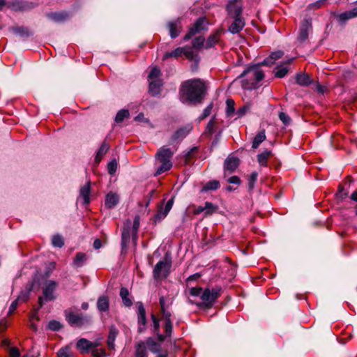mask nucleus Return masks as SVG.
Listing matches in <instances>:
<instances>
[{"instance_id": "obj_6", "label": "nucleus", "mask_w": 357, "mask_h": 357, "mask_svg": "<svg viewBox=\"0 0 357 357\" xmlns=\"http://www.w3.org/2000/svg\"><path fill=\"white\" fill-rule=\"evenodd\" d=\"M66 319L73 327H81L90 322V318L82 314L75 313L70 310L65 312Z\"/></svg>"}, {"instance_id": "obj_24", "label": "nucleus", "mask_w": 357, "mask_h": 357, "mask_svg": "<svg viewBox=\"0 0 357 357\" xmlns=\"http://www.w3.org/2000/svg\"><path fill=\"white\" fill-rule=\"evenodd\" d=\"M148 353L144 341H139L135 345V357H147Z\"/></svg>"}, {"instance_id": "obj_37", "label": "nucleus", "mask_w": 357, "mask_h": 357, "mask_svg": "<svg viewBox=\"0 0 357 357\" xmlns=\"http://www.w3.org/2000/svg\"><path fill=\"white\" fill-rule=\"evenodd\" d=\"M220 188V183L216 180L210 181L203 187L202 191L215 190Z\"/></svg>"}, {"instance_id": "obj_36", "label": "nucleus", "mask_w": 357, "mask_h": 357, "mask_svg": "<svg viewBox=\"0 0 357 357\" xmlns=\"http://www.w3.org/2000/svg\"><path fill=\"white\" fill-rule=\"evenodd\" d=\"M184 49L183 47H177L174 50L167 52L163 56V59H167L169 57L178 58L183 54Z\"/></svg>"}, {"instance_id": "obj_4", "label": "nucleus", "mask_w": 357, "mask_h": 357, "mask_svg": "<svg viewBox=\"0 0 357 357\" xmlns=\"http://www.w3.org/2000/svg\"><path fill=\"white\" fill-rule=\"evenodd\" d=\"M59 283L53 280H48L42 286V296L38 298V305L42 307L45 303L53 301L56 298V291Z\"/></svg>"}, {"instance_id": "obj_58", "label": "nucleus", "mask_w": 357, "mask_h": 357, "mask_svg": "<svg viewBox=\"0 0 357 357\" xmlns=\"http://www.w3.org/2000/svg\"><path fill=\"white\" fill-rule=\"evenodd\" d=\"M351 18L353 17H351L349 11L341 13L339 16V19L342 22H345Z\"/></svg>"}, {"instance_id": "obj_10", "label": "nucleus", "mask_w": 357, "mask_h": 357, "mask_svg": "<svg viewBox=\"0 0 357 357\" xmlns=\"http://www.w3.org/2000/svg\"><path fill=\"white\" fill-rule=\"evenodd\" d=\"M227 10L231 17H242L243 4L241 0H229Z\"/></svg>"}, {"instance_id": "obj_33", "label": "nucleus", "mask_w": 357, "mask_h": 357, "mask_svg": "<svg viewBox=\"0 0 357 357\" xmlns=\"http://www.w3.org/2000/svg\"><path fill=\"white\" fill-rule=\"evenodd\" d=\"M109 149V144L104 142L102 144L101 146L100 147V149H98V151L96 153V158H95L96 162H99L100 161V160L102 159V158L103 157V155L107 152Z\"/></svg>"}, {"instance_id": "obj_19", "label": "nucleus", "mask_w": 357, "mask_h": 357, "mask_svg": "<svg viewBox=\"0 0 357 357\" xmlns=\"http://www.w3.org/2000/svg\"><path fill=\"white\" fill-rule=\"evenodd\" d=\"M222 33V30H217L215 33L211 34L205 43V48L210 49L215 46L220 40V36Z\"/></svg>"}, {"instance_id": "obj_31", "label": "nucleus", "mask_w": 357, "mask_h": 357, "mask_svg": "<svg viewBox=\"0 0 357 357\" xmlns=\"http://www.w3.org/2000/svg\"><path fill=\"white\" fill-rule=\"evenodd\" d=\"M189 132V130L186 128H180L177 131H176L172 137V142H175L176 140H181L185 138Z\"/></svg>"}, {"instance_id": "obj_49", "label": "nucleus", "mask_w": 357, "mask_h": 357, "mask_svg": "<svg viewBox=\"0 0 357 357\" xmlns=\"http://www.w3.org/2000/svg\"><path fill=\"white\" fill-rule=\"evenodd\" d=\"M91 354L94 357H104L106 356V352L104 349H93Z\"/></svg>"}, {"instance_id": "obj_41", "label": "nucleus", "mask_w": 357, "mask_h": 357, "mask_svg": "<svg viewBox=\"0 0 357 357\" xmlns=\"http://www.w3.org/2000/svg\"><path fill=\"white\" fill-rule=\"evenodd\" d=\"M204 42H205V38L204 37H202V36L196 37L192 41V47L195 49H199V48L204 47V45H205Z\"/></svg>"}, {"instance_id": "obj_47", "label": "nucleus", "mask_w": 357, "mask_h": 357, "mask_svg": "<svg viewBox=\"0 0 357 357\" xmlns=\"http://www.w3.org/2000/svg\"><path fill=\"white\" fill-rule=\"evenodd\" d=\"M108 172L109 174L113 175L117 169V162L116 160H113L109 162L107 165Z\"/></svg>"}, {"instance_id": "obj_60", "label": "nucleus", "mask_w": 357, "mask_h": 357, "mask_svg": "<svg viewBox=\"0 0 357 357\" xmlns=\"http://www.w3.org/2000/svg\"><path fill=\"white\" fill-rule=\"evenodd\" d=\"M29 291L30 290L28 291L22 292L17 298L21 301H26L29 296Z\"/></svg>"}, {"instance_id": "obj_12", "label": "nucleus", "mask_w": 357, "mask_h": 357, "mask_svg": "<svg viewBox=\"0 0 357 357\" xmlns=\"http://www.w3.org/2000/svg\"><path fill=\"white\" fill-rule=\"evenodd\" d=\"M312 30V23L310 20H304L299 30L298 40L300 42H304L308 38V35Z\"/></svg>"}, {"instance_id": "obj_32", "label": "nucleus", "mask_w": 357, "mask_h": 357, "mask_svg": "<svg viewBox=\"0 0 357 357\" xmlns=\"http://www.w3.org/2000/svg\"><path fill=\"white\" fill-rule=\"evenodd\" d=\"M272 155L271 151H264V152L257 155V161L262 166L267 165L268 158Z\"/></svg>"}, {"instance_id": "obj_56", "label": "nucleus", "mask_w": 357, "mask_h": 357, "mask_svg": "<svg viewBox=\"0 0 357 357\" xmlns=\"http://www.w3.org/2000/svg\"><path fill=\"white\" fill-rule=\"evenodd\" d=\"M173 326L172 322H165V332L167 337H170L172 333Z\"/></svg>"}, {"instance_id": "obj_39", "label": "nucleus", "mask_w": 357, "mask_h": 357, "mask_svg": "<svg viewBox=\"0 0 357 357\" xmlns=\"http://www.w3.org/2000/svg\"><path fill=\"white\" fill-rule=\"evenodd\" d=\"M129 112L127 109H121L120 110L116 115L115 121L116 123L122 122L125 119L129 117Z\"/></svg>"}, {"instance_id": "obj_38", "label": "nucleus", "mask_w": 357, "mask_h": 357, "mask_svg": "<svg viewBox=\"0 0 357 357\" xmlns=\"http://www.w3.org/2000/svg\"><path fill=\"white\" fill-rule=\"evenodd\" d=\"M86 260V255L83 252L77 253L74 259V264L78 267L83 265L84 262Z\"/></svg>"}, {"instance_id": "obj_55", "label": "nucleus", "mask_w": 357, "mask_h": 357, "mask_svg": "<svg viewBox=\"0 0 357 357\" xmlns=\"http://www.w3.org/2000/svg\"><path fill=\"white\" fill-rule=\"evenodd\" d=\"M159 303H160V307H161V310L167 309L169 307V306L172 303L171 302H169V301H167L166 303V300H165V298L164 296H160V297Z\"/></svg>"}, {"instance_id": "obj_3", "label": "nucleus", "mask_w": 357, "mask_h": 357, "mask_svg": "<svg viewBox=\"0 0 357 357\" xmlns=\"http://www.w3.org/2000/svg\"><path fill=\"white\" fill-rule=\"evenodd\" d=\"M139 220V216L136 215L132 222L130 220H127L125 222L121 234V247L123 250L126 248L130 237H132L133 244L137 245Z\"/></svg>"}, {"instance_id": "obj_17", "label": "nucleus", "mask_w": 357, "mask_h": 357, "mask_svg": "<svg viewBox=\"0 0 357 357\" xmlns=\"http://www.w3.org/2000/svg\"><path fill=\"white\" fill-rule=\"evenodd\" d=\"M284 55V52L281 50L272 52L268 57L265 59L261 63L262 66H271L276 60L280 59Z\"/></svg>"}, {"instance_id": "obj_34", "label": "nucleus", "mask_w": 357, "mask_h": 357, "mask_svg": "<svg viewBox=\"0 0 357 357\" xmlns=\"http://www.w3.org/2000/svg\"><path fill=\"white\" fill-rule=\"evenodd\" d=\"M266 139L265 131L262 130L259 132L254 138L252 142V147L253 149H257L261 143H262Z\"/></svg>"}, {"instance_id": "obj_52", "label": "nucleus", "mask_w": 357, "mask_h": 357, "mask_svg": "<svg viewBox=\"0 0 357 357\" xmlns=\"http://www.w3.org/2000/svg\"><path fill=\"white\" fill-rule=\"evenodd\" d=\"M288 71L289 70L287 66L282 67L275 72V75L278 78H282L287 74Z\"/></svg>"}, {"instance_id": "obj_57", "label": "nucleus", "mask_w": 357, "mask_h": 357, "mask_svg": "<svg viewBox=\"0 0 357 357\" xmlns=\"http://www.w3.org/2000/svg\"><path fill=\"white\" fill-rule=\"evenodd\" d=\"M257 178V172H252L249 178V187L250 188H252L254 187V184Z\"/></svg>"}, {"instance_id": "obj_15", "label": "nucleus", "mask_w": 357, "mask_h": 357, "mask_svg": "<svg viewBox=\"0 0 357 357\" xmlns=\"http://www.w3.org/2000/svg\"><path fill=\"white\" fill-rule=\"evenodd\" d=\"M234 22L229 27V31L233 34L238 33L245 26V20L243 17H233Z\"/></svg>"}, {"instance_id": "obj_13", "label": "nucleus", "mask_w": 357, "mask_h": 357, "mask_svg": "<svg viewBox=\"0 0 357 357\" xmlns=\"http://www.w3.org/2000/svg\"><path fill=\"white\" fill-rule=\"evenodd\" d=\"M174 204V197H172L169 200L167 201L165 207H160L155 215V222L160 221L162 219L165 218L168 213L172 208Z\"/></svg>"}, {"instance_id": "obj_23", "label": "nucleus", "mask_w": 357, "mask_h": 357, "mask_svg": "<svg viewBox=\"0 0 357 357\" xmlns=\"http://www.w3.org/2000/svg\"><path fill=\"white\" fill-rule=\"evenodd\" d=\"M162 86L161 79L150 80L149 91L152 96L158 95Z\"/></svg>"}, {"instance_id": "obj_63", "label": "nucleus", "mask_w": 357, "mask_h": 357, "mask_svg": "<svg viewBox=\"0 0 357 357\" xmlns=\"http://www.w3.org/2000/svg\"><path fill=\"white\" fill-rule=\"evenodd\" d=\"M202 289L201 288L193 287V288L190 289V292L192 296H199L202 293Z\"/></svg>"}, {"instance_id": "obj_40", "label": "nucleus", "mask_w": 357, "mask_h": 357, "mask_svg": "<svg viewBox=\"0 0 357 357\" xmlns=\"http://www.w3.org/2000/svg\"><path fill=\"white\" fill-rule=\"evenodd\" d=\"M10 31L15 34L21 36H28L29 30L24 26H13L10 28Z\"/></svg>"}, {"instance_id": "obj_21", "label": "nucleus", "mask_w": 357, "mask_h": 357, "mask_svg": "<svg viewBox=\"0 0 357 357\" xmlns=\"http://www.w3.org/2000/svg\"><path fill=\"white\" fill-rule=\"evenodd\" d=\"M90 182L83 185L79 190V197L83 199L84 204H89L90 202Z\"/></svg>"}, {"instance_id": "obj_45", "label": "nucleus", "mask_w": 357, "mask_h": 357, "mask_svg": "<svg viewBox=\"0 0 357 357\" xmlns=\"http://www.w3.org/2000/svg\"><path fill=\"white\" fill-rule=\"evenodd\" d=\"M227 104V116H232L234 112V101L231 99H228L226 102Z\"/></svg>"}, {"instance_id": "obj_53", "label": "nucleus", "mask_w": 357, "mask_h": 357, "mask_svg": "<svg viewBox=\"0 0 357 357\" xmlns=\"http://www.w3.org/2000/svg\"><path fill=\"white\" fill-rule=\"evenodd\" d=\"M279 118L284 125H289L290 123L291 119L286 113L280 112L279 114Z\"/></svg>"}, {"instance_id": "obj_26", "label": "nucleus", "mask_w": 357, "mask_h": 357, "mask_svg": "<svg viewBox=\"0 0 357 357\" xmlns=\"http://www.w3.org/2000/svg\"><path fill=\"white\" fill-rule=\"evenodd\" d=\"M109 298L106 296H101L97 301V307L100 312H106L109 309Z\"/></svg>"}, {"instance_id": "obj_59", "label": "nucleus", "mask_w": 357, "mask_h": 357, "mask_svg": "<svg viewBox=\"0 0 357 357\" xmlns=\"http://www.w3.org/2000/svg\"><path fill=\"white\" fill-rule=\"evenodd\" d=\"M161 311H162V313L163 314V317H164V319L165 320V322H172V321H171V316H172L171 312L169 310H167V309L162 310Z\"/></svg>"}, {"instance_id": "obj_2", "label": "nucleus", "mask_w": 357, "mask_h": 357, "mask_svg": "<svg viewBox=\"0 0 357 357\" xmlns=\"http://www.w3.org/2000/svg\"><path fill=\"white\" fill-rule=\"evenodd\" d=\"M260 63L248 68L241 75L243 77L242 87L245 89L252 90L259 87V84L264 77V73L260 70Z\"/></svg>"}, {"instance_id": "obj_7", "label": "nucleus", "mask_w": 357, "mask_h": 357, "mask_svg": "<svg viewBox=\"0 0 357 357\" xmlns=\"http://www.w3.org/2000/svg\"><path fill=\"white\" fill-rule=\"evenodd\" d=\"M208 22L206 17H199L190 27L188 33L184 36L183 40L187 41L190 39L193 36L199 33L202 31L208 30Z\"/></svg>"}, {"instance_id": "obj_48", "label": "nucleus", "mask_w": 357, "mask_h": 357, "mask_svg": "<svg viewBox=\"0 0 357 357\" xmlns=\"http://www.w3.org/2000/svg\"><path fill=\"white\" fill-rule=\"evenodd\" d=\"M61 324H60V322H59L57 321L53 320V321H50L48 324V328L52 331H59L61 329Z\"/></svg>"}, {"instance_id": "obj_29", "label": "nucleus", "mask_w": 357, "mask_h": 357, "mask_svg": "<svg viewBox=\"0 0 357 357\" xmlns=\"http://www.w3.org/2000/svg\"><path fill=\"white\" fill-rule=\"evenodd\" d=\"M146 346H147L150 351L152 353L158 354L160 351V344L155 342L152 337H149L146 340V342H145Z\"/></svg>"}, {"instance_id": "obj_1", "label": "nucleus", "mask_w": 357, "mask_h": 357, "mask_svg": "<svg viewBox=\"0 0 357 357\" xmlns=\"http://www.w3.org/2000/svg\"><path fill=\"white\" fill-rule=\"evenodd\" d=\"M206 88L200 79L185 82L181 88L180 99L184 103H200L204 98Z\"/></svg>"}, {"instance_id": "obj_64", "label": "nucleus", "mask_w": 357, "mask_h": 357, "mask_svg": "<svg viewBox=\"0 0 357 357\" xmlns=\"http://www.w3.org/2000/svg\"><path fill=\"white\" fill-rule=\"evenodd\" d=\"M229 183H233V184H239L241 183V180L239 178V177L236 176H231L228 181H227Z\"/></svg>"}, {"instance_id": "obj_54", "label": "nucleus", "mask_w": 357, "mask_h": 357, "mask_svg": "<svg viewBox=\"0 0 357 357\" xmlns=\"http://www.w3.org/2000/svg\"><path fill=\"white\" fill-rule=\"evenodd\" d=\"M151 319L153 323L154 333L159 332V328H160L159 319L153 314H151Z\"/></svg>"}, {"instance_id": "obj_46", "label": "nucleus", "mask_w": 357, "mask_h": 357, "mask_svg": "<svg viewBox=\"0 0 357 357\" xmlns=\"http://www.w3.org/2000/svg\"><path fill=\"white\" fill-rule=\"evenodd\" d=\"M213 107V104L210 103L204 110L202 114L199 117V120H203L207 116H208L211 112L212 108Z\"/></svg>"}, {"instance_id": "obj_16", "label": "nucleus", "mask_w": 357, "mask_h": 357, "mask_svg": "<svg viewBox=\"0 0 357 357\" xmlns=\"http://www.w3.org/2000/svg\"><path fill=\"white\" fill-rule=\"evenodd\" d=\"M239 160L236 157H229L225 162L224 168L225 172L232 173L238 166Z\"/></svg>"}, {"instance_id": "obj_51", "label": "nucleus", "mask_w": 357, "mask_h": 357, "mask_svg": "<svg viewBox=\"0 0 357 357\" xmlns=\"http://www.w3.org/2000/svg\"><path fill=\"white\" fill-rule=\"evenodd\" d=\"M251 108V105L250 104H246L245 105H243V107H241V108H239L237 112H236V114L238 115V117H241L242 116H243L248 110H250Z\"/></svg>"}, {"instance_id": "obj_18", "label": "nucleus", "mask_w": 357, "mask_h": 357, "mask_svg": "<svg viewBox=\"0 0 357 357\" xmlns=\"http://www.w3.org/2000/svg\"><path fill=\"white\" fill-rule=\"evenodd\" d=\"M167 26L169 30V34L171 38H176L179 35L181 29L180 20H177L174 22H170L168 23Z\"/></svg>"}, {"instance_id": "obj_35", "label": "nucleus", "mask_w": 357, "mask_h": 357, "mask_svg": "<svg viewBox=\"0 0 357 357\" xmlns=\"http://www.w3.org/2000/svg\"><path fill=\"white\" fill-rule=\"evenodd\" d=\"M204 209L205 215H210L214 213L218 209V206L212 204L211 202H206L204 203Z\"/></svg>"}, {"instance_id": "obj_14", "label": "nucleus", "mask_w": 357, "mask_h": 357, "mask_svg": "<svg viewBox=\"0 0 357 357\" xmlns=\"http://www.w3.org/2000/svg\"><path fill=\"white\" fill-rule=\"evenodd\" d=\"M137 316H138V331L142 333L144 327L146 324V310L144 305L142 303H138L137 306Z\"/></svg>"}, {"instance_id": "obj_9", "label": "nucleus", "mask_w": 357, "mask_h": 357, "mask_svg": "<svg viewBox=\"0 0 357 357\" xmlns=\"http://www.w3.org/2000/svg\"><path fill=\"white\" fill-rule=\"evenodd\" d=\"M220 287H215L212 289H206L201 296L203 304L206 307H211L215 300L220 296Z\"/></svg>"}, {"instance_id": "obj_50", "label": "nucleus", "mask_w": 357, "mask_h": 357, "mask_svg": "<svg viewBox=\"0 0 357 357\" xmlns=\"http://www.w3.org/2000/svg\"><path fill=\"white\" fill-rule=\"evenodd\" d=\"M70 353L69 347L62 348L58 351L57 357H70Z\"/></svg>"}, {"instance_id": "obj_42", "label": "nucleus", "mask_w": 357, "mask_h": 357, "mask_svg": "<svg viewBox=\"0 0 357 357\" xmlns=\"http://www.w3.org/2000/svg\"><path fill=\"white\" fill-rule=\"evenodd\" d=\"M160 75H161V73H160V69L157 67H153L151 69L148 77H149V80L160 79L159 77H160Z\"/></svg>"}, {"instance_id": "obj_62", "label": "nucleus", "mask_w": 357, "mask_h": 357, "mask_svg": "<svg viewBox=\"0 0 357 357\" xmlns=\"http://www.w3.org/2000/svg\"><path fill=\"white\" fill-rule=\"evenodd\" d=\"M10 357H20L19 349L16 347H11L10 349Z\"/></svg>"}, {"instance_id": "obj_11", "label": "nucleus", "mask_w": 357, "mask_h": 357, "mask_svg": "<svg viewBox=\"0 0 357 357\" xmlns=\"http://www.w3.org/2000/svg\"><path fill=\"white\" fill-rule=\"evenodd\" d=\"M36 5L32 2H26L22 0H14L9 2L8 7L15 11H24L34 8Z\"/></svg>"}, {"instance_id": "obj_22", "label": "nucleus", "mask_w": 357, "mask_h": 357, "mask_svg": "<svg viewBox=\"0 0 357 357\" xmlns=\"http://www.w3.org/2000/svg\"><path fill=\"white\" fill-rule=\"evenodd\" d=\"M119 334V330L114 326H111L109 328L108 339H107V346L110 349H114L115 348V340L116 336Z\"/></svg>"}, {"instance_id": "obj_61", "label": "nucleus", "mask_w": 357, "mask_h": 357, "mask_svg": "<svg viewBox=\"0 0 357 357\" xmlns=\"http://www.w3.org/2000/svg\"><path fill=\"white\" fill-rule=\"evenodd\" d=\"M18 301H19V300L17 298L12 302V303L10 305L9 310H8L9 314H11L15 310V309L17 308V305H18Z\"/></svg>"}, {"instance_id": "obj_5", "label": "nucleus", "mask_w": 357, "mask_h": 357, "mask_svg": "<svg viewBox=\"0 0 357 357\" xmlns=\"http://www.w3.org/2000/svg\"><path fill=\"white\" fill-rule=\"evenodd\" d=\"M174 152L169 148L161 147L156 153V159L160 162L158 167L155 175H160L168 170L172 167V158Z\"/></svg>"}, {"instance_id": "obj_28", "label": "nucleus", "mask_w": 357, "mask_h": 357, "mask_svg": "<svg viewBox=\"0 0 357 357\" xmlns=\"http://www.w3.org/2000/svg\"><path fill=\"white\" fill-rule=\"evenodd\" d=\"M129 291L127 288L121 287L120 290V296L122 298L123 303L125 306L130 307L132 305V301L128 298Z\"/></svg>"}, {"instance_id": "obj_25", "label": "nucleus", "mask_w": 357, "mask_h": 357, "mask_svg": "<svg viewBox=\"0 0 357 357\" xmlns=\"http://www.w3.org/2000/svg\"><path fill=\"white\" fill-rule=\"evenodd\" d=\"M119 200V197L117 194L109 192L105 197V206L109 208H114L118 204Z\"/></svg>"}, {"instance_id": "obj_44", "label": "nucleus", "mask_w": 357, "mask_h": 357, "mask_svg": "<svg viewBox=\"0 0 357 357\" xmlns=\"http://www.w3.org/2000/svg\"><path fill=\"white\" fill-rule=\"evenodd\" d=\"M184 52L183 54L186 56L187 59L190 60H196L197 55L194 54L191 47L185 46L183 47Z\"/></svg>"}, {"instance_id": "obj_20", "label": "nucleus", "mask_w": 357, "mask_h": 357, "mask_svg": "<svg viewBox=\"0 0 357 357\" xmlns=\"http://www.w3.org/2000/svg\"><path fill=\"white\" fill-rule=\"evenodd\" d=\"M46 15L49 19L56 22H62L69 17V14L65 11L49 13Z\"/></svg>"}, {"instance_id": "obj_27", "label": "nucleus", "mask_w": 357, "mask_h": 357, "mask_svg": "<svg viewBox=\"0 0 357 357\" xmlns=\"http://www.w3.org/2000/svg\"><path fill=\"white\" fill-rule=\"evenodd\" d=\"M93 345V343L85 338H82L77 342V347L82 352H87Z\"/></svg>"}, {"instance_id": "obj_8", "label": "nucleus", "mask_w": 357, "mask_h": 357, "mask_svg": "<svg viewBox=\"0 0 357 357\" xmlns=\"http://www.w3.org/2000/svg\"><path fill=\"white\" fill-rule=\"evenodd\" d=\"M171 261L165 257L164 260L158 261L153 268V277L155 279L165 278L169 273Z\"/></svg>"}, {"instance_id": "obj_43", "label": "nucleus", "mask_w": 357, "mask_h": 357, "mask_svg": "<svg viewBox=\"0 0 357 357\" xmlns=\"http://www.w3.org/2000/svg\"><path fill=\"white\" fill-rule=\"evenodd\" d=\"M52 243L54 247L58 248H61L64 244L63 237L60 235H54L52 237Z\"/></svg>"}, {"instance_id": "obj_30", "label": "nucleus", "mask_w": 357, "mask_h": 357, "mask_svg": "<svg viewBox=\"0 0 357 357\" xmlns=\"http://www.w3.org/2000/svg\"><path fill=\"white\" fill-rule=\"evenodd\" d=\"M296 83L301 86H308L312 80L306 74H298L296 77Z\"/></svg>"}]
</instances>
